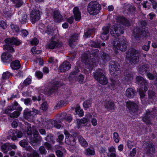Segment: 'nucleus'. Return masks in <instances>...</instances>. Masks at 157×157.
<instances>
[{"label":"nucleus","instance_id":"obj_46","mask_svg":"<svg viewBox=\"0 0 157 157\" xmlns=\"http://www.w3.org/2000/svg\"><path fill=\"white\" fill-rule=\"evenodd\" d=\"M125 9H127L130 12H133L135 10L134 7L129 4H128L125 6Z\"/></svg>","mask_w":157,"mask_h":157},{"label":"nucleus","instance_id":"obj_39","mask_svg":"<svg viewBox=\"0 0 157 157\" xmlns=\"http://www.w3.org/2000/svg\"><path fill=\"white\" fill-rule=\"evenodd\" d=\"M9 147V143H6L2 145L1 147L2 152L4 153H6L8 151L10 150Z\"/></svg>","mask_w":157,"mask_h":157},{"label":"nucleus","instance_id":"obj_62","mask_svg":"<svg viewBox=\"0 0 157 157\" xmlns=\"http://www.w3.org/2000/svg\"><path fill=\"white\" fill-rule=\"evenodd\" d=\"M31 44L32 45H37L39 43V41L36 38H34L30 41Z\"/></svg>","mask_w":157,"mask_h":157},{"label":"nucleus","instance_id":"obj_33","mask_svg":"<svg viewBox=\"0 0 157 157\" xmlns=\"http://www.w3.org/2000/svg\"><path fill=\"white\" fill-rule=\"evenodd\" d=\"M55 121H50L47 123V124L45 125V127L47 128H50L54 126L56 128L58 129H59L61 127L62 125L60 124H56L54 125L53 123Z\"/></svg>","mask_w":157,"mask_h":157},{"label":"nucleus","instance_id":"obj_1","mask_svg":"<svg viewBox=\"0 0 157 157\" xmlns=\"http://www.w3.org/2000/svg\"><path fill=\"white\" fill-rule=\"evenodd\" d=\"M98 55L95 52H94V54L90 55V58H88V55L87 54H83L82 56V62L85 64L86 67L89 70H91L93 67H94L96 65V58Z\"/></svg>","mask_w":157,"mask_h":157},{"label":"nucleus","instance_id":"obj_27","mask_svg":"<svg viewBox=\"0 0 157 157\" xmlns=\"http://www.w3.org/2000/svg\"><path fill=\"white\" fill-rule=\"evenodd\" d=\"M146 147V151L147 153H152L155 151V149L154 145L151 143H147Z\"/></svg>","mask_w":157,"mask_h":157},{"label":"nucleus","instance_id":"obj_61","mask_svg":"<svg viewBox=\"0 0 157 157\" xmlns=\"http://www.w3.org/2000/svg\"><path fill=\"white\" fill-rule=\"evenodd\" d=\"M0 27L3 29H6L7 27L6 23L4 21H0Z\"/></svg>","mask_w":157,"mask_h":157},{"label":"nucleus","instance_id":"obj_56","mask_svg":"<svg viewBox=\"0 0 157 157\" xmlns=\"http://www.w3.org/2000/svg\"><path fill=\"white\" fill-rule=\"evenodd\" d=\"M66 103V102L65 101L61 100L58 102L56 105V106L59 107H61L64 105Z\"/></svg>","mask_w":157,"mask_h":157},{"label":"nucleus","instance_id":"obj_47","mask_svg":"<svg viewBox=\"0 0 157 157\" xmlns=\"http://www.w3.org/2000/svg\"><path fill=\"white\" fill-rule=\"evenodd\" d=\"M148 94L149 98L153 99L155 98V93L154 91L149 90L148 92Z\"/></svg>","mask_w":157,"mask_h":157},{"label":"nucleus","instance_id":"obj_54","mask_svg":"<svg viewBox=\"0 0 157 157\" xmlns=\"http://www.w3.org/2000/svg\"><path fill=\"white\" fill-rule=\"evenodd\" d=\"M20 115V113L18 111H15L10 114V116L11 117L15 118L17 117Z\"/></svg>","mask_w":157,"mask_h":157},{"label":"nucleus","instance_id":"obj_26","mask_svg":"<svg viewBox=\"0 0 157 157\" xmlns=\"http://www.w3.org/2000/svg\"><path fill=\"white\" fill-rule=\"evenodd\" d=\"M148 69V67L147 64L139 66L138 68V71L139 74H143L144 72H146Z\"/></svg>","mask_w":157,"mask_h":157},{"label":"nucleus","instance_id":"obj_32","mask_svg":"<svg viewBox=\"0 0 157 157\" xmlns=\"http://www.w3.org/2000/svg\"><path fill=\"white\" fill-rule=\"evenodd\" d=\"M54 17L56 21L57 22H59L63 20V16L58 11H54Z\"/></svg>","mask_w":157,"mask_h":157},{"label":"nucleus","instance_id":"obj_60","mask_svg":"<svg viewBox=\"0 0 157 157\" xmlns=\"http://www.w3.org/2000/svg\"><path fill=\"white\" fill-rule=\"evenodd\" d=\"M35 75L39 79L41 78L43 76L42 72L40 71H36Z\"/></svg>","mask_w":157,"mask_h":157},{"label":"nucleus","instance_id":"obj_55","mask_svg":"<svg viewBox=\"0 0 157 157\" xmlns=\"http://www.w3.org/2000/svg\"><path fill=\"white\" fill-rule=\"evenodd\" d=\"M95 117H93L91 120V122L93 125L94 126H95L97 125V120L96 117H97V116L96 114H95L94 115Z\"/></svg>","mask_w":157,"mask_h":157},{"label":"nucleus","instance_id":"obj_44","mask_svg":"<svg viewBox=\"0 0 157 157\" xmlns=\"http://www.w3.org/2000/svg\"><path fill=\"white\" fill-rule=\"evenodd\" d=\"M136 143L133 141H131L130 140H128L127 142V145L128 148L130 149L133 147L135 146Z\"/></svg>","mask_w":157,"mask_h":157},{"label":"nucleus","instance_id":"obj_42","mask_svg":"<svg viewBox=\"0 0 157 157\" xmlns=\"http://www.w3.org/2000/svg\"><path fill=\"white\" fill-rule=\"evenodd\" d=\"M139 92V94L140 96L141 101L143 102V103L145 104V102L144 103L143 102L144 98L145 97V92H144L141 89L139 88L138 90Z\"/></svg>","mask_w":157,"mask_h":157},{"label":"nucleus","instance_id":"obj_49","mask_svg":"<svg viewBox=\"0 0 157 157\" xmlns=\"http://www.w3.org/2000/svg\"><path fill=\"white\" fill-rule=\"evenodd\" d=\"M53 30L51 26L48 25L47 27V29L45 31V33L48 35H52Z\"/></svg>","mask_w":157,"mask_h":157},{"label":"nucleus","instance_id":"obj_3","mask_svg":"<svg viewBox=\"0 0 157 157\" xmlns=\"http://www.w3.org/2000/svg\"><path fill=\"white\" fill-rule=\"evenodd\" d=\"M5 42L7 44H14L16 45H19L21 44V42L16 38L13 37L11 38H8L5 40ZM3 49L4 50H7L10 53L14 52V50L13 47L8 44L5 45L3 46Z\"/></svg>","mask_w":157,"mask_h":157},{"label":"nucleus","instance_id":"obj_18","mask_svg":"<svg viewBox=\"0 0 157 157\" xmlns=\"http://www.w3.org/2000/svg\"><path fill=\"white\" fill-rule=\"evenodd\" d=\"M16 134V136L18 138H21L22 136V133L21 132L19 131L17 133H15V131L13 130H10L9 132V134L12 137V139L13 140H15L17 139V137L15 135Z\"/></svg>","mask_w":157,"mask_h":157},{"label":"nucleus","instance_id":"obj_21","mask_svg":"<svg viewBox=\"0 0 157 157\" xmlns=\"http://www.w3.org/2000/svg\"><path fill=\"white\" fill-rule=\"evenodd\" d=\"M75 19L76 21H79L81 18V13L79 8L77 7H75L73 9Z\"/></svg>","mask_w":157,"mask_h":157},{"label":"nucleus","instance_id":"obj_63","mask_svg":"<svg viewBox=\"0 0 157 157\" xmlns=\"http://www.w3.org/2000/svg\"><path fill=\"white\" fill-rule=\"evenodd\" d=\"M20 145L23 147H25L28 145L27 141L25 140H22L19 142Z\"/></svg>","mask_w":157,"mask_h":157},{"label":"nucleus","instance_id":"obj_37","mask_svg":"<svg viewBox=\"0 0 157 157\" xmlns=\"http://www.w3.org/2000/svg\"><path fill=\"white\" fill-rule=\"evenodd\" d=\"M75 111L77 114H78L80 117H82L84 115L83 111L81 109L79 105H77L76 107Z\"/></svg>","mask_w":157,"mask_h":157},{"label":"nucleus","instance_id":"obj_31","mask_svg":"<svg viewBox=\"0 0 157 157\" xmlns=\"http://www.w3.org/2000/svg\"><path fill=\"white\" fill-rule=\"evenodd\" d=\"M88 121L86 118H83L80 120H77V127L78 128H80L85 125V124Z\"/></svg>","mask_w":157,"mask_h":157},{"label":"nucleus","instance_id":"obj_12","mask_svg":"<svg viewBox=\"0 0 157 157\" xmlns=\"http://www.w3.org/2000/svg\"><path fill=\"white\" fill-rule=\"evenodd\" d=\"M62 45V43L59 41H51L48 44L47 47L51 49H54L56 48H60Z\"/></svg>","mask_w":157,"mask_h":157},{"label":"nucleus","instance_id":"obj_15","mask_svg":"<svg viewBox=\"0 0 157 157\" xmlns=\"http://www.w3.org/2000/svg\"><path fill=\"white\" fill-rule=\"evenodd\" d=\"M154 113L153 112H151L149 110H147L146 113L144 115L143 118V121L147 124H150L151 123L150 116Z\"/></svg>","mask_w":157,"mask_h":157},{"label":"nucleus","instance_id":"obj_48","mask_svg":"<svg viewBox=\"0 0 157 157\" xmlns=\"http://www.w3.org/2000/svg\"><path fill=\"white\" fill-rule=\"evenodd\" d=\"M101 57L103 60L106 61L109 59V57L108 54L104 52L101 53Z\"/></svg>","mask_w":157,"mask_h":157},{"label":"nucleus","instance_id":"obj_24","mask_svg":"<svg viewBox=\"0 0 157 157\" xmlns=\"http://www.w3.org/2000/svg\"><path fill=\"white\" fill-rule=\"evenodd\" d=\"M60 119L62 121L63 120H66L69 122H70L72 120V117L71 115L67 116L65 113H63L60 115Z\"/></svg>","mask_w":157,"mask_h":157},{"label":"nucleus","instance_id":"obj_53","mask_svg":"<svg viewBox=\"0 0 157 157\" xmlns=\"http://www.w3.org/2000/svg\"><path fill=\"white\" fill-rule=\"evenodd\" d=\"M15 109V108L14 107V106L13 105L8 106L7 107L5 112L6 113H8L9 111L13 110Z\"/></svg>","mask_w":157,"mask_h":157},{"label":"nucleus","instance_id":"obj_4","mask_svg":"<svg viewBox=\"0 0 157 157\" xmlns=\"http://www.w3.org/2000/svg\"><path fill=\"white\" fill-rule=\"evenodd\" d=\"M147 23L144 21L141 22V27L140 29L135 28L134 30V36L135 37H138L139 34L144 36H148V34L147 29L146 27Z\"/></svg>","mask_w":157,"mask_h":157},{"label":"nucleus","instance_id":"obj_51","mask_svg":"<svg viewBox=\"0 0 157 157\" xmlns=\"http://www.w3.org/2000/svg\"><path fill=\"white\" fill-rule=\"evenodd\" d=\"M27 15L26 14H24L20 18V21L22 24H24L25 22L27 20Z\"/></svg>","mask_w":157,"mask_h":157},{"label":"nucleus","instance_id":"obj_64","mask_svg":"<svg viewBox=\"0 0 157 157\" xmlns=\"http://www.w3.org/2000/svg\"><path fill=\"white\" fill-rule=\"evenodd\" d=\"M56 153L58 157H64V154L63 152L59 150L57 151H56Z\"/></svg>","mask_w":157,"mask_h":157},{"label":"nucleus","instance_id":"obj_20","mask_svg":"<svg viewBox=\"0 0 157 157\" xmlns=\"http://www.w3.org/2000/svg\"><path fill=\"white\" fill-rule=\"evenodd\" d=\"M117 22L123 24L126 26H129L130 25V23L124 17H117Z\"/></svg>","mask_w":157,"mask_h":157},{"label":"nucleus","instance_id":"obj_2","mask_svg":"<svg viewBox=\"0 0 157 157\" xmlns=\"http://www.w3.org/2000/svg\"><path fill=\"white\" fill-rule=\"evenodd\" d=\"M113 49L115 52L117 53L118 50L122 52H124L126 50L127 42L124 38L122 39H119L118 42L117 41V39H115L113 42Z\"/></svg>","mask_w":157,"mask_h":157},{"label":"nucleus","instance_id":"obj_40","mask_svg":"<svg viewBox=\"0 0 157 157\" xmlns=\"http://www.w3.org/2000/svg\"><path fill=\"white\" fill-rule=\"evenodd\" d=\"M91 101L90 100H87L84 101L83 104V106L85 109H87L91 106Z\"/></svg>","mask_w":157,"mask_h":157},{"label":"nucleus","instance_id":"obj_28","mask_svg":"<svg viewBox=\"0 0 157 157\" xmlns=\"http://www.w3.org/2000/svg\"><path fill=\"white\" fill-rule=\"evenodd\" d=\"M136 82L138 85L147 84V82L143 77L138 76L136 78Z\"/></svg>","mask_w":157,"mask_h":157},{"label":"nucleus","instance_id":"obj_52","mask_svg":"<svg viewBox=\"0 0 157 157\" xmlns=\"http://www.w3.org/2000/svg\"><path fill=\"white\" fill-rule=\"evenodd\" d=\"M28 157H39L38 154L36 151H34L33 154L27 153Z\"/></svg>","mask_w":157,"mask_h":157},{"label":"nucleus","instance_id":"obj_59","mask_svg":"<svg viewBox=\"0 0 157 157\" xmlns=\"http://www.w3.org/2000/svg\"><path fill=\"white\" fill-rule=\"evenodd\" d=\"M22 0H13V2L16 3V6L17 7H20L23 4Z\"/></svg>","mask_w":157,"mask_h":157},{"label":"nucleus","instance_id":"obj_36","mask_svg":"<svg viewBox=\"0 0 157 157\" xmlns=\"http://www.w3.org/2000/svg\"><path fill=\"white\" fill-rule=\"evenodd\" d=\"M78 140L80 144L84 147H86L88 145V143L86 141L82 136H80L78 137Z\"/></svg>","mask_w":157,"mask_h":157},{"label":"nucleus","instance_id":"obj_22","mask_svg":"<svg viewBox=\"0 0 157 157\" xmlns=\"http://www.w3.org/2000/svg\"><path fill=\"white\" fill-rule=\"evenodd\" d=\"M125 94L128 98H132L135 95V91L132 88H128L126 91Z\"/></svg>","mask_w":157,"mask_h":157},{"label":"nucleus","instance_id":"obj_17","mask_svg":"<svg viewBox=\"0 0 157 157\" xmlns=\"http://www.w3.org/2000/svg\"><path fill=\"white\" fill-rule=\"evenodd\" d=\"M78 37V35L77 34L71 36L69 40V44L70 47H72L74 46V43L77 42Z\"/></svg>","mask_w":157,"mask_h":157},{"label":"nucleus","instance_id":"obj_30","mask_svg":"<svg viewBox=\"0 0 157 157\" xmlns=\"http://www.w3.org/2000/svg\"><path fill=\"white\" fill-rule=\"evenodd\" d=\"M21 64L18 60H16L13 62L11 64L12 68L14 70L19 69L21 67Z\"/></svg>","mask_w":157,"mask_h":157},{"label":"nucleus","instance_id":"obj_13","mask_svg":"<svg viewBox=\"0 0 157 157\" xmlns=\"http://www.w3.org/2000/svg\"><path fill=\"white\" fill-rule=\"evenodd\" d=\"M110 26V25L109 24L102 28V31L101 35V38L102 40H106L108 39L107 34L109 33V29Z\"/></svg>","mask_w":157,"mask_h":157},{"label":"nucleus","instance_id":"obj_50","mask_svg":"<svg viewBox=\"0 0 157 157\" xmlns=\"http://www.w3.org/2000/svg\"><path fill=\"white\" fill-rule=\"evenodd\" d=\"M12 75V74L9 72L6 71L4 72L2 75V78L3 79H7L9 78V76Z\"/></svg>","mask_w":157,"mask_h":157},{"label":"nucleus","instance_id":"obj_9","mask_svg":"<svg viewBox=\"0 0 157 157\" xmlns=\"http://www.w3.org/2000/svg\"><path fill=\"white\" fill-rule=\"evenodd\" d=\"M120 65L117 62H112L109 65V70L112 75H117L120 72Z\"/></svg>","mask_w":157,"mask_h":157},{"label":"nucleus","instance_id":"obj_14","mask_svg":"<svg viewBox=\"0 0 157 157\" xmlns=\"http://www.w3.org/2000/svg\"><path fill=\"white\" fill-rule=\"evenodd\" d=\"M38 113V110L35 109H33L32 111H29L28 109H26L24 112L26 117L28 119L29 118L33 119L34 116Z\"/></svg>","mask_w":157,"mask_h":157},{"label":"nucleus","instance_id":"obj_25","mask_svg":"<svg viewBox=\"0 0 157 157\" xmlns=\"http://www.w3.org/2000/svg\"><path fill=\"white\" fill-rule=\"evenodd\" d=\"M59 82L57 81L54 82L53 83V88L50 89L48 92L49 95H51L52 93L54 92L57 89V87L59 86Z\"/></svg>","mask_w":157,"mask_h":157},{"label":"nucleus","instance_id":"obj_45","mask_svg":"<svg viewBox=\"0 0 157 157\" xmlns=\"http://www.w3.org/2000/svg\"><path fill=\"white\" fill-rule=\"evenodd\" d=\"M113 135L114 140L116 143H118L120 140V137L118 133L116 132H114L113 133Z\"/></svg>","mask_w":157,"mask_h":157},{"label":"nucleus","instance_id":"obj_58","mask_svg":"<svg viewBox=\"0 0 157 157\" xmlns=\"http://www.w3.org/2000/svg\"><path fill=\"white\" fill-rule=\"evenodd\" d=\"M45 139L47 141L53 143V137L51 134L47 136Z\"/></svg>","mask_w":157,"mask_h":157},{"label":"nucleus","instance_id":"obj_38","mask_svg":"<svg viewBox=\"0 0 157 157\" xmlns=\"http://www.w3.org/2000/svg\"><path fill=\"white\" fill-rule=\"evenodd\" d=\"M79 70L78 68L75 69L74 71H73L71 73L69 77V78L70 80L76 77V74L79 72Z\"/></svg>","mask_w":157,"mask_h":157},{"label":"nucleus","instance_id":"obj_10","mask_svg":"<svg viewBox=\"0 0 157 157\" xmlns=\"http://www.w3.org/2000/svg\"><path fill=\"white\" fill-rule=\"evenodd\" d=\"M126 106L131 113H135L138 109L137 105L134 101L127 102Z\"/></svg>","mask_w":157,"mask_h":157},{"label":"nucleus","instance_id":"obj_8","mask_svg":"<svg viewBox=\"0 0 157 157\" xmlns=\"http://www.w3.org/2000/svg\"><path fill=\"white\" fill-rule=\"evenodd\" d=\"M110 33L112 36L116 37L123 33V29L119 25H114L111 28Z\"/></svg>","mask_w":157,"mask_h":157},{"label":"nucleus","instance_id":"obj_29","mask_svg":"<svg viewBox=\"0 0 157 157\" xmlns=\"http://www.w3.org/2000/svg\"><path fill=\"white\" fill-rule=\"evenodd\" d=\"M133 74L131 71H126L124 73V78L127 81L132 79Z\"/></svg>","mask_w":157,"mask_h":157},{"label":"nucleus","instance_id":"obj_5","mask_svg":"<svg viewBox=\"0 0 157 157\" xmlns=\"http://www.w3.org/2000/svg\"><path fill=\"white\" fill-rule=\"evenodd\" d=\"M139 56L138 51L132 49L127 53L126 57L131 64H135L139 61Z\"/></svg>","mask_w":157,"mask_h":157},{"label":"nucleus","instance_id":"obj_16","mask_svg":"<svg viewBox=\"0 0 157 157\" xmlns=\"http://www.w3.org/2000/svg\"><path fill=\"white\" fill-rule=\"evenodd\" d=\"M71 67V65L68 62H63L59 67L61 72H64L69 70Z\"/></svg>","mask_w":157,"mask_h":157},{"label":"nucleus","instance_id":"obj_34","mask_svg":"<svg viewBox=\"0 0 157 157\" xmlns=\"http://www.w3.org/2000/svg\"><path fill=\"white\" fill-rule=\"evenodd\" d=\"M12 56L11 55L8 54V53H6V52L3 53L1 56V59L4 62H6L7 60H10Z\"/></svg>","mask_w":157,"mask_h":157},{"label":"nucleus","instance_id":"obj_6","mask_svg":"<svg viewBox=\"0 0 157 157\" xmlns=\"http://www.w3.org/2000/svg\"><path fill=\"white\" fill-rule=\"evenodd\" d=\"M100 8V5L97 2H92L89 4L87 10L90 14L95 15L99 13Z\"/></svg>","mask_w":157,"mask_h":157},{"label":"nucleus","instance_id":"obj_43","mask_svg":"<svg viewBox=\"0 0 157 157\" xmlns=\"http://www.w3.org/2000/svg\"><path fill=\"white\" fill-rule=\"evenodd\" d=\"M10 27L12 30L13 32L16 33H18L19 31V27L16 25L13 24H11Z\"/></svg>","mask_w":157,"mask_h":157},{"label":"nucleus","instance_id":"obj_23","mask_svg":"<svg viewBox=\"0 0 157 157\" xmlns=\"http://www.w3.org/2000/svg\"><path fill=\"white\" fill-rule=\"evenodd\" d=\"M65 141L67 144L69 145L75 146L76 144L75 140L72 136H71L69 138H66Z\"/></svg>","mask_w":157,"mask_h":157},{"label":"nucleus","instance_id":"obj_41","mask_svg":"<svg viewBox=\"0 0 157 157\" xmlns=\"http://www.w3.org/2000/svg\"><path fill=\"white\" fill-rule=\"evenodd\" d=\"M85 153L86 155H94L95 152L94 150L88 148L86 149Z\"/></svg>","mask_w":157,"mask_h":157},{"label":"nucleus","instance_id":"obj_11","mask_svg":"<svg viewBox=\"0 0 157 157\" xmlns=\"http://www.w3.org/2000/svg\"><path fill=\"white\" fill-rule=\"evenodd\" d=\"M40 13L38 10H34L31 11L30 14V18L32 22L34 23L38 21L40 18Z\"/></svg>","mask_w":157,"mask_h":157},{"label":"nucleus","instance_id":"obj_35","mask_svg":"<svg viewBox=\"0 0 157 157\" xmlns=\"http://www.w3.org/2000/svg\"><path fill=\"white\" fill-rule=\"evenodd\" d=\"M153 0H146L143 2L142 3L143 7L145 8H149L152 3Z\"/></svg>","mask_w":157,"mask_h":157},{"label":"nucleus","instance_id":"obj_19","mask_svg":"<svg viewBox=\"0 0 157 157\" xmlns=\"http://www.w3.org/2000/svg\"><path fill=\"white\" fill-rule=\"evenodd\" d=\"M104 106L108 111H111L114 109L115 105L113 101L110 100L105 103Z\"/></svg>","mask_w":157,"mask_h":157},{"label":"nucleus","instance_id":"obj_7","mask_svg":"<svg viewBox=\"0 0 157 157\" xmlns=\"http://www.w3.org/2000/svg\"><path fill=\"white\" fill-rule=\"evenodd\" d=\"M94 76L95 79L100 84L105 85L107 84V79L101 70H97L94 73Z\"/></svg>","mask_w":157,"mask_h":157},{"label":"nucleus","instance_id":"obj_57","mask_svg":"<svg viewBox=\"0 0 157 157\" xmlns=\"http://www.w3.org/2000/svg\"><path fill=\"white\" fill-rule=\"evenodd\" d=\"M31 82V79L29 78H28L24 80L23 84L25 86H27L30 84Z\"/></svg>","mask_w":157,"mask_h":157}]
</instances>
